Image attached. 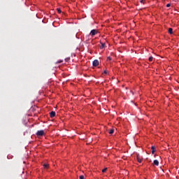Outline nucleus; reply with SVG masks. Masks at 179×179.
Instances as JSON below:
<instances>
[{
    "instance_id": "f257e3e1",
    "label": "nucleus",
    "mask_w": 179,
    "mask_h": 179,
    "mask_svg": "<svg viewBox=\"0 0 179 179\" xmlns=\"http://www.w3.org/2000/svg\"><path fill=\"white\" fill-rule=\"evenodd\" d=\"M136 159L138 163H142V160H143V158L139 154L136 155Z\"/></svg>"
},
{
    "instance_id": "f03ea898",
    "label": "nucleus",
    "mask_w": 179,
    "mask_h": 179,
    "mask_svg": "<svg viewBox=\"0 0 179 179\" xmlns=\"http://www.w3.org/2000/svg\"><path fill=\"white\" fill-rule=\"evenodd\" d=\"M44 135V130H40L36 132L37 136H43Z\"/></svg>"
},
{
    "instance_id": "7ed1b4c3",
    "label": "nucleus",
    "mask_w": 179,
    "mask_h": 179,
    "mask_svg": "<svg viewBox=\"0 0 179 179\" xmlns=\"http://www.w3.org/2000/svg\"><path fill=\"white\" fill-rule=\"evenodd\" d=\"M93 66H99V60L95 59L92 62Z\"/></svg>"
},
{
    "instance_id": "20e7f679",
    "label": "nucleus",
    "mask_w": 179,
    "mask_h": 179,
    "mask_svg": "<svg viewBox=\"0 0 179 179\" xmlns=\"http://www.w3.org/2000/svg\"><path fill=\"white\" fill-rule=\"evenodd\" d=\"M96 33H97L96 29H92L90 32V35L92 36V37H93V36H96Z\"/></svg>"
},
{
    "instance_id": "39448f33",
    "label": "nucleus",
    "mask_w": 179,
    "mask_h": 179,
    "mask_svg": "<svg viewBox=\"0 0 179 179\" xmlns=\"http://www.w3.org/2000/svg\"><path fill=\"white\" fill-rule=\"evenodd\" d=\"M50 115L51 118H54V117H55V112L54 111L50 112Z\"/></svg>"
},
{
    "instance_id": "423d86ee",
    "label": "nucleus",
    "mask_w": 179,
    "mask_h": 179,
    "mask_svg": "<svg viewBox=\"0 0 179 179\" xmlns=\"http://www.w3.org/2000/svg\"><path fill=\"white\" fill-rule=\"evenodd\" d=\"M152 155L156 152V148L155 146L151 147Z\"/></svg>"
},
{
    "instance_id": "0eeeda50",
    "label": "nucleus",
    "mask_w": 179,
    "mask_h": 179,
    "mask_svg": "<svg viewBox=\"0 0 179 179\" xmlns=\"http://www.w3.org/2000/svg\"><path fill=\"white\" fill-rule=\"evenodd\" d=\"M154 164H155V166H159V161H158L157 159H155V160H154Z\"/></svg>"
},
{
    "instance_id": "6e6552de",
    "label": "nucleus",
    "mask_w": 179,
    "mask_h": 179,
    "mask_svg": "<svg viewBox=\"0 0 179 179\" xmlns=\"http://www.w3.org/2000/svg\"><path fill=\"white\" fill-rule=\"evenodd\" d=\"M43 167H44V169H48V167H50V165L48 164H44Z\"/></svg>"
},
{
    "instance_id": "1a4fd4ad",
    "label": "nucleus",
    "mask_w": 179,
    "mask_h": 179,
    "mask_svg": "<svg viewBox=\"0 0 179 179\" xmlns=\"http://www.w3.org/2000/svg\"><path fill=\"white\" fill-rule=\"evenodd\" d=\"M169 34H173V28H169L168 30Z\"/></svg>"
},
{
    "instance_id": "9d476101",
    "label": "nucleus",
    "mask_w": 179,
    "mask_h": 179,
    "mask_svg": "<svg viewBox=\"0 0 179 179\" xmlns=\"http://www.w3.org/2000/svg\"><path fill=\"white\" fill-rule=\"evenodd\" d=\"M109 134H110V135H113V134H114V129H111L109 131Z\"/></svg>"
},
{
    "instance_id": "9b49d317",
    "label": "nucleus",
    "mask_w": 179,
    "mask_h": 179,
    "mask_svg": "<svg viewBox=\"0 0 179 179\" xmlns=\"http://www.w3.org/2000/svg\"><path fill=\"white\" fill-rule=\"evenodd\" d=\"M104 47H106V43H101V45L100 47L101 50H103Z\"/></svg>"
},
{
    "instance_id": "f8f14e48",
    "label": "nucleus",
    "mask_w": 179,
    "mask_h": 179,
    "mask_svg": "<svg viewBox=\"0 0 179 179\" xmlns=\"http://www.w3.org/2000/svg\"><path fill=\"white\" fill-rule=\"evenodd\" d=\"M152 61H153V57L151 56L149 57V62H152Z\"/></svg>"
},
{
    "instance_id": "ddd939ff",
    "label": "nucleus",
    "mask_w": 179,
    "mask_h": 179,
    "mask_svg": "<svg viewBox=\"0 0 179 179\" xmlns=\"http://www.w3.org/2000/svg\"><path fill=\"white\" fill-rule=\"evenodd\" d=\"M71 59L70 57H67L65 59L66 62H69V61Z\"/></svg>"
},
{
    "instance_id": "4468645a",
    "label": "nucleus",
    "mask_w": 179,
    "mask_h": 179,
    "mask_svg": "<svg viewBox=\"0 0 179 179\" xmlns=\"http://www.w3.org/2000/svg\"><path fill=\"white\" fill-rule=\"evenodd\" d=\"M62 62H64L63 60H59L56 62V64H61Z\"/></svg>"
},
{
    "instance_id": "2eb2a0df",
    "label": "nucleus",
    "mask_w": 179,
    "mask_h": 179,
    "mask_svg": "<svg viewBox=\"0 0 179 179\" xmlns=\"http://www.w3.org/2000/svg\"><path fill=\"white\" fill-rule=\"evenodd\" d=\"M107 171V168H105L102 170V173H106Z\"/></svg>"
},
{
    "instance_id": "dca6fc26",
    "label": "nucleus",
    "mask_w": 179,
    "mask_h": 179,
    "mask_svg": "<svg viewBox=\"0 0 179 179\" xmlns=\"http://www.w3.org/2000/svg\"><path fill=\"white\" fill-rule=\"evenodd\" d=\"M79 178H80V179H85V176H83V175H82V176H80Z\"/></svg>"
},
{
    "instance_id": "f3484780",
    "label": "nucleus",
    "mask_w": 179,
    "mask_h": 179,
    "mask_svg": "<svg viewBox=\"0 0 179 179\" xmlns=\"http://www.w3.org/2000/svg\"><path fill=\"white\" fill-rule=\"evenodd\" d=\"M171 6V3L166 4V8H170Z\"/></svg>"
},
{
    "instance_id": "a211bd4d",
    "label": "nucleus",
    "mask_w": 179,
    "mask_h": 179,
    "mask_svg": "<svg viewBox=\"0 0 179 179\" xmlns=\"http://www.w3.org/2000/svg\"><path fill=\"white\" fill-rule=\"evenodd\" d=\"M57 12H58V13H61V8H57Z\"/></svg>"
},
{
    "instance_id": "6ab92c4d",
    "label": "nucleus",
    "mask_w": 179,
    "mask_h": 179,
    "mask_svg": "<svg viewBox=\"0 0 179 179\" xmlns=\"http://www.w3.org/2000/svg\"><path fill=\"white\" fill-rule=\"evenodd\" d=\"M107 61H111V57H108Z\"/></svg>"
},
{
    "instance_id": "aec40b11",
    "label": "nucleus",
    "mask_w": 179,
    "mask_h": 179,
    "mask_svg": "<svg viewBox=\"0 0 179 179\" xmlns=\"http://www.w3.org/2000/svg\"><path fill=\"white\" fill-rule=\"evenodd\" d=\"M104 73L107 75V71H104Z\"/></svg>"
},
{
    "instance_id": "412c9836",
    "label": "nucleus",
    "mask_w": 179,
    "mask_h": 179,
    "mask_svg": "<svg viewBox=\"0 0 179 179\" xmlns=\"http://www.w3.org/2000/svg\"><path fill=\"white\" fill-rule=\"evenodd\" d=\"M141 3H143V0H141Z\"/></svg>"
}]
</instances>
